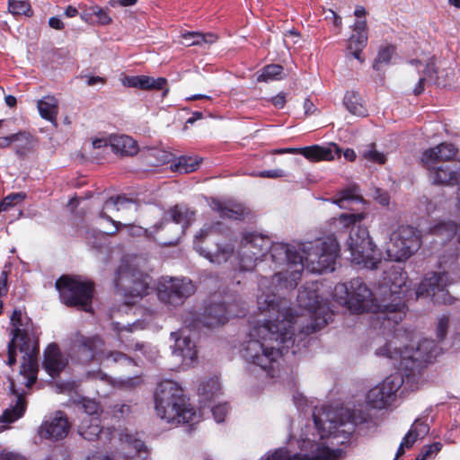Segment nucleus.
I'll list each match as a JSON object with an SVG mask.
<instances>
[{"mask_svg": "<svg viewBox=\"0 0 460 460\" xmlns=\"http://www.w3.org/2000/svg\"><path fill=\"white\" fill-rule=\"evenodd\" d=\"M9 10L14 15L27 16L29 3L23 0H9Z\"/></svg>", "mask_w": 460, "mask_h": 460, "instance_id": "obj_49", "label": "nucleus"}, {"mask_svg": "<svg viewBox=\"0 0 460 460\" xmlns=\"http://www.w3.org/2000/svg\"><path fill=\"white\" fill-rule=\"evenodd\" d=\"M13 145L16 154L22 157H26L29 152V138L25 134H16L8 137H0V147H7Z\"/></svg>", "mask_w": 460, "mask_h": 460, "instance_id": "obj_31", "label": "nucleus"}, {"mask_svg": "<svg viewBox=\"0 0 460 460\" xmlns=\"http://www.w3.org/2000/svg\"><path fill=\"white\" fill-rule=\"evenodd\" d=\"M429 178L434 184L456 185L460 184V165L433 164L432 168H425Z\"/></svg>", "mask_w": 460, "mask_h": 460, "instance_id": "obj_20", "label": "nucleus"}, {"mask_svg": "<svg viewBox=\"0 0 460 460\" xmlns=\"http://www.w3.org/2000/svg\"><path fill=\"white\" fill-rule=\"evenodd\" d=\"M129 350L134 351L136 353L141 354L144 358L148 360H154L157 357L158 350L155 347L152 346L150 343L136 341L128 345Z\"/></svg>", "mask_w": 460, "mask_h": 460, "instance_id": "obj_43", "label": "nucleus"}, {"mask_svg": "<svg viewBox=\"0 0 460 460\" xmlns=\"http://www.w3.org/2000/svg\"><path fill=\"white\" fill-rule=\"evenodd\" d=\"M270 252V259L276 271L272 282L266 277L259 280L262 294L257 298L258 310L263 316L261 324L254 325L241 348L242 357L249 363L260 367L268 375L274 376L275 367L285 351L294 345L293 336L299 328L300 333L308 335L326 326L333 313L328 303L320 298L314 291L301 290L297 300L300 306L310 312L311 324L304 326L303 316L294 314L286 299L274 293L278 288H295L301 279L305 268L315 273L334 270L339 246L331 237L314 243L296 245L285 243H271L268 236L245 234L237 252L240 270H252Z\"/></svg>", "mask_w": 460, "mask_h": 460, "instance_id": "obj_1", "label": "nucleus"}, {"mask_svg": "<svg viewBox=\"0 0 460 460\" xmlns=\"http://www.w3.org/2000/svg\"><path fill=\"white\" fill-rule=\"evenodd\" d=\"M349 283H339L333 290V297L341 304L346 305V300L349 296Z\"/></svg>", "mask_w": 460, "mask_h": 460, "instance_id": "obj_52", "label": "nucleus"}, {"mask_svg": "<svg viewBox=\"0 0 460 460\" xmlns=\"http://www.w3.org/2000/svg\"><path fill=\"white\" fill-rule=\"evenodd\" d=\"M82 408L86 415L83 419L98 418L100 406L94 400L84 399L82 402Z\"/></svg>", "mask_w": 460, "mask_h": 460, "instance_id": "obj_48", "label": "nucleus"}, {"mask_svg": "<svg viewBox=\"0 0 460 460\" xmlns=\"http://www.w3.org/2000/svg\"><path fill=\"white\" fill-rule=\"evenodd\" d=\"M61 301L68 306H78L86 312L91 311L93 284L81 277L63 276L56 282Z\"/></svg>", "mask_w": 460, "mask_h": 460, "instance_id": "obj_8", "label": "nucleus"}, {"mask_svg": "<svg viewBox=\"0 0 460 460\" xmlns=\"http://www.w3.org/2000/svg\"><path fill=\"white\" fill-rule=\"evenodd\" d=\"M373 197L382 206H387L389 204V201H390L389 194L381 189H376L374 191Z\"/></svg>", "mask_w": 460, "mask_h": 460, "instance_id": "obj_59", "label": "nucleus"}, {"mask_svg": "<svg viewBox=\"0 0 460 460\" xmlns=\"http://www.w3.org/2000/svg\"><path fill=\"white\" fill-rule=\"evenodd\" d=\"M166 82L164 77L154 78L148 75H138L137 88L141 90H161L164 88Z\"/></svg>", "mask_w": 460, "mask_h": 460, "instance_id": "obj_42", "label": "nucleus"}, {"mask_svg": "<svg viewBox=\"0 0 460 460\" xmlns=\"http://www.w3.org/2000/svg\"><path fill=\"white\" fill-rule=\"evenodd\" d=\"M195 291V285L187 278L163 277L158 282L157 297L168 309H174L181 306Z\"/></svg>", "mask_w": 460, "mask_h": 460, "instance_id": "obj_11", "label": "nucleus"}, {"mask_svg": "<svg viewBox=\"0 0 460 460\" xmlns=\"http://www.w3.org/2000/svg\"><path fill=\"white\" fill-rule=\"evenodd\" d=\"M210 207L222 218L237 220L243 218L246 213L245 208L240 204L227 205L217 199L211 201Z\"/></svg>", "mask_w": 460, "mask_h": 460, "instance_id": "obj_30", "label": "nucleus"}, {"mask_svg": "<svg viewBox=\"0 0 460 460\" xmlns=\"http://www.w3.org/2000/svg\"><path fill=\"white\" fill-rule=\"evenodd\" d=\"M181 37L182 39L181 43L187 47L201 46L205 43L212 44L217 40L216 35L212 33L204 34L199 31H185L181 33Z\"/></svg>", "mask_w": 460, "mask_h": 460, "instance_id": "obj_36", "label": "nucleus"}, {"mask_svg": "<svg viewBox=\"0 0 460 460\" xmlns=\"http://www.w3.org/2000/svg\"><path fill=\"white\" fill-rule=\"evenodd\" d=\"M449 326V318L446 315L438 318L436 327L438 342L430 339H422L415 345H404L408 341L405 332L396 326L393 329V339L381 347L376 354L380 357L390 358L399 368L420 374L422 368L431 363L441 354L442 348L439 343L445 339Z\"/></svg>", "mask_w": 460, "mask_h": 460, "instance_id": "obj_2", "label": "nucleus"}, {"mask_svg": "<svg viewBox=\"0 0 460 460\" xmlns=\"http://www.w3.org/2000/svg\"><path fill=\"white\" fill-rule=\"evenodd\" d=\"M314 421L318 429H323V431L328 430L329 434H335L340 431V428L342 426H348L347 429H342V432H347L348 434H351L354 431V423L349 422L348 424H344L343 422H340L339 424L335 421L328 420L323 421L320 417H318L315 413H314Z\"/></svg>", "mask_w": 460, "mask_h": 460, "instance_id": "obj_39", "label": "nucleus"}, {"mask_svg": "<svg viewBox=\"0 0 460 460\" xmlns=\"http://www.w3.org/2000/svg\"><path fill=\"white\" fill-rule=\"evenodd\" d=\"M195 248L200 255L216 264L226 262L234 254V246L231 243L217 244L214 251L207 250L198 243H195Z\"/></svg>", "mask_w": 460, "mask_h": 460, "instance_id": "obj_26", "label": "nucleus"}, {"mask_svg": "<svg viewBox=\"0 0 460 460\" xmlns=\"http://www.w3.org/2000/svg\"><path fill=\"white\" fill-rule=\"evenodd\" d=\"M170 216L173 223L181 225L180 230L183 233L194 220L195 212L185 206L177 205L171 209Z\"/></svg>", "mask_w": 460, "mask_h": 460, "instance_id": "obj_32", "label": "nucleus"}, {"mask_svg": "<svg viewBox=\"0 0 460 460\" xmlns=\"http://www.w3.org/2000/svg\"><path fill=\"white\" fill-rule=\"evenodd\" d=\"M85 379L87 381H100L102 383L114 386V380L100 369L94 371H87L85 374Z\"/></svg>", "mask_w": 460, "mask_h": 460, "instance_id": "obj_51", "label": "nucleus"}, {"mask_svg": "<svg viewBox=\"0 0 460 460\" xmlns=\"http://www.w3.org/2000/svg\"><path fill=\"white\" fill-rule=\"evenodd\" d=\"M0 460H26L24 456L16 453H4L0 456Z\"/></svg>", "mask_w": 460, "mask_h": 460, "instance_id": "obj_64", "label": "nucleus"}, {"mask_svg": "<svg viewBox=\"0 0 460 460\" xmlns=\"http://www.w3.org/2000/svg\"><path fill=\"white\" fill-rule=\"evenodd\" d=\"M211 411L215 420L220 423L225 420V417L228 411V405L226 403H218L215 406H212Z\"/></svg>", "mask_w": 460, "mask_h": 460, "instance_id": "obj_56", "label": "nucleus"}, {"mask_svg": "<svg viewBox=\"0 0 460 460\" xmlns=\"http://www.w3.org/2000/svg\"><path fill=\"white\" fill-rule=\"evenodd\" d=\"M25 192H15L7 195L0 203V211H6L26 199Z\"/></svg>", "mask_w": 460, "mask_h": 460, "instance_id": "obj_47", "label": "nucleus"}, {"mask_svg": "<svg viewBox=\"0 0 460 460\" xmlns=\"http://www.w3.org/2000/svg\"><path fill=\"white\" fill-rule=\"evenodd\" d=\"M365 244L358 245V249L352 252L351 261L353 263L361 265L367 269H376L379 263V253L376 245L372 242L369 234Z\"/></svg>", "mask_w": 460, "mask_h": 460, "instance_id": "obj_23", "label": "nucleus"}, {"mask_svg": "<svg viewBox=\"0 0 460 460\" xmlns=\"http://www.w3.org/2000/svg\"><path fill=\"white\" fill-rule=\"evenodd\" d=\"M420 247L419 232L412 226H402L391 234L386 253L391 261H404Z\"/></svg>", "mask_w": 460, "mask_h": 460, "instance_id": "obj_12", "label": "nucleus"}, {"mask_svg": "<svg viewBox=\"0 0 460 460\" xmlns=\"http://www.w3.org/2000/svg\"><path fill=\"white\" fill-rule=\"evenodd\" d=\"M43 367L51 377H56L66 366L57 344H49L44 353Z\"/></svg>", "mask_w": 460, "mask_h": 460, "instance_id": "obj_25", "label": "nucleus"}, {"mask_svg": "<svg viewBox=\"0 0 460 460\" xmlns=\"http://www.w3.org/2000/svg\"><path fill=\"white\" fill-rule=\"evenodd\" d=\"M410 430L420 438H422L429 433V426L426 421L418 419L414 421Z\"/></svg>", "mask_w": 460, "mask_h": 460, "instance_id": "obj_54", "label": "nucleus"}, {"mask_svg": "<svg viewBox=\"0 0 460 460\" xmlns=\"http://www.w3.org/2000/svg\"><path fill=\"white\" fill-rule=\"evenodd\" d=\"M442 448L440 442H434L431 445L425 446L421 449L420 453L417 456L415 460H427L433 455L438 454Z\"/></svg>", "mask_w": 460, "mask_h": 460, "instance_id": "obj_53", "label": "nucleus"}, {"mask_svg": "<svg viewBox=\"0 0 460 460\" xmlns=\"http://www.w3.org/2000/svg\"><path fill=\"white\" fill-rule=\"evenodd\" d=\"M121 227L127 228L128 235L131 236H146L147 238H150L152 235L151 232H149L148 229L144 228L140 226L122 224L120 228Z\"/></svg>", "mask_w": 460, "mask_h": 460, "instance_id": "obj_55", "label": "nucleus"}, {"mask_svg": "<svg viewBox=\"0 0 460 460\" xmlns=\"http://www.w3.org/2000/svg\"><path fill=\"white\" fill-rule=\"evenodd\" d=\"M120 441L124 448L128 450L127 453L128 457L140 454L146 448L144 442L138 438V434L122 433L120 435Z\"/></svg>", "mask_w": 460, "mask_h": 460, "instance_id": "obj_37", "label": "nucleus"}, {"mask_svg": "<svg viewBox=\"0 0 460 460\" xmlns=\"http://www.w3.org/2000/svg\"><path fill=\"white\" fill-rule=\"evenodd\" d=\"M420 438L417 437V435H414V433L411 430L407 432V434L404 436V438L402 440V444L406 447L410 448L412 447V445L415 443L417 439Z\"/></svg>", "mask_w": 460, "mask_h": 460, "instance_id": "obj_60", "label": "nucleus"}, {"mask_svg": "<svg viewBox=\"0 0 460 460\" xmlns=\"http://www.w3.org/2000/svg\"><path fill=\"white\" fill-rule=\"evenodd\" d=\"M200 160L197 157L181 156L171 165L172 169L180 173H188L198 169Z\"/></svg>", "mask_w": 460, "mask_h": 460, "instance_id": "obj_41", "label": "nucleus"}, {"mask_svg": "<svg viewBox=\"0 0 460 460\" xmlns=\"http://www.w3.org/2000/svg\"><path fill=\"white\" fill-rule=\"evenodd\" d=\"M368 234L369 233L366 227L353 226L351 228L349 238L346 242L348 249L350 252V255H352V252L358 249V245H361L362 243L366 245Z\"/></svg>", "mask_w": 460, "mask_h": 460, "instance_id": "obj_40", "label": "nucleus"}, {"mask_svg": "<svg viewBox=\"0 0 460 460\" xmlns=\"http://www.w3.org/2000/svg\"><path fill=\"white\" fill-rule=\"evenodd\" d=\"M243 314L234 313L230 307L226 308L223 304H213L206 307L202 318L193 324L194 328L206 326L208 328L224 324L229 317H240Z\"/></svg>", "mask_w": 460, "mask_h": 460, "instance_id": "obj_16", "label": "nucleus"}, {"mask_svg": "<svg viewBox=\"0 0 460 460\" xmlns=\"http://www.w3.org/2000/svg\"><path fill=\"white\" fill-rule=\"evenodd\" d=\"M93 14L97 17L98 22L102 25H108L111 22V18L106 9L95 7L93 9Z\"/></svg>", "mask_w": 460, "mask_h": 460, "instance_id": "obj_57", "label": "nucleus"}, {"mask_svg": "<svg viewBox=\"0 0 460 460\" xmlns=\"http://www.w3.org/2000/svg\"><path fill=\"white\" fill-rule=\"evenodd\" d=\"M361 155L367 161L383 164L385 163V155L376 149L375 144H370L361 151Z\"/></svg>", "mask_w": 460, "mask_h": 460, "instance_id": "obj_46", "label": "nucleus"}, {"mask_svg": "<svg viewBox=\"0 0 460 460\" xmlns=\"http://www.w3.org/2000/svg\"><path fill=\"white\" fill-rule=\"evenodd\" d=\"M148 276L137 268L134 261L122 259L114 279L115 288L125 296L142 297L147 294Z\"/></svg>", "mask_w": 460, "mask_h": 460, "instance_id": "obj_10", "label": "nucleus"}, {"mask_svg": "<svg viewBox=\"0 0 460 460\" xmlns=\"http://www.w3.org/2000/svg\"><path fill=\"white\" fill-rule=\"evenodd\" d=\"M456 148L453 144L441 143L435 147L426 149L421 155V164L424 168H432L433 164H439L455 157Z\"/></svg>", "mask_w": 460, "mask_h": 460, "instance_id": "obj_24", "label": "nucleus"}, {"mask_svg": "<svg viewBox=\"0 0 460 460\" xmlns=\"http://www.w3.org/2000/svg\"><path fill=\"white\" fill-rule=\"evenodd\" d=\"M155 411L168 423L194 422L198 415L186 401L182 388L172 380L159 383L155 394Z\"/></svg>", "mask_w": 460, "mask_h": 460, "instance_id": "obj_4", "label": "nucleus"}, {"mask_svg": "<svg viewBox=\"0 0 460 460\" xmlns=\"http://www.w3.org/2000/svg\"><path fill=\"white\" fill-rule=\"evenodd\" d=\"M13 395L12 403L0 415V433L9 428V424L22 417L27 408V391L17 387L15 381H11L10 385Z\"/></svg>", "mask_w": 460, "mask_h": 460, "instance_id": "obj_14", "label": "nucleus"}, {"mask_svg": "<svg viewBox=\"0 0 460 460\" xmlns=\"http://www.w3.org/2000/svg\"><path fill=\"white\" fill-rule=\"evenodd\" d=\"M394 54L393 46L382 47L373 63V68L376 71L380 70L383 66L389 65Z\"/></svg>", "mask_w": 460, "mask_h": 460, "instance_id": "obj_45", "label": "nucleus"}, {"mask_svg": "<svg viewBox=\"0 0 460 460\" xmlns=\"http://www.w3.org/2000/svg\"><path fill=\"white\" fill-rule=\"evenodd\" d=\"M349 299L346 300V305L352 313L374 312L376 314V319L380 322V329H383L384 334L386 332H393V326L385 327L383 324L385 314L380 306V299L373 297L372 291L360 279L349 281Z\"/></svg>", "mask_w": 460, "mask_h": 460, "instance_id": "obj_9", "label": "nucleus"}, {"mask_svg": "<svg viewBox=\"0 0 460 460\" xmlns=\"http://www.w3.org/2000/svg\"><path fill=\"white\" fill-rule=\"evenodd\" d=\"M275 154H300L311 161H331L339 155V148L332 144L329 146H312L303 148L276 149Z\"/></svg>", "mask_w": 460, "mask_h": 460, "instance_id": "obj_17", "label": "nucleus"}, {"mask_svg": "<svg viewBox=\"0 0 460 460\" xmlns=\"http://www.w3.org/2000/svg\"><path fill=\"white\" fill-rule=\"evenodd\" d=\"M110 146L114 153L120 155H134L138 152L137 142L126 135L111 136Z\"/></svg>", "mask_w": 460, "mask_h": 460, "instance_id": "obj_27", "label": "nucleus"}, {"mask_svg": "<svg viewBox=\"0 0 460 460\" xmlns=\"http://www.w3.org/2000/svg\"><path fill=\"white\" fill-rule=\"evenodd\" d=\"M341 454V449L332 450L323 445H317L311 458L299 454L291 455L288 450L279 448L260 460H338Z\"/></svg>", "mask_w": 460, "mask_h": 460, "instance_id": "obj_15", "label": "nucleus"}, {"mask_svg": "<svg viewBox=\"0 0 460 460\" xmlns=\"http://www.w3.org/2000/svg\"><path fill=\"white\" fill-rule=\"evenodd\" d=\"M367 29L366 20L357 21L353 25V33L348 40L347 51L360 63L365 62L361 53L367 44Z\"/></svg>", "mask_w": 460, "mask_h": 460, "instance_id": "obj_22", "label": "nucleus"}, {"mask_svg": "<svg viewBox=\"0 0 460 460\" xmlns=\"http://www.w3.org/2000/svg\"><path fill=\"white\" fill-rule=\"evenodd\" d=\"M343 103L347 110L353 115L358 117L367 115V110L363 103L362 98L356 92H347L343 99Z\"/></svg>", "mask_w": 460, "mask_h": 460, "instance_id": "obj_34", "label": "nucleus"}, {"mask_svg": "<svg viewBox=\"0 0 460 460\" xmlns=\"http://www.w3.org/2000/svg\"><path fill=\"white\" fill-rule=\"evenodd\" d=\"M138 208L139 204L136 200L128 199L125 196L111 197L104 202L100 217L111 221L116 226V230H119L122 223L113 220L110 214L128 210L136 213Z\"/></svg>", "mask_w": 460, "mask_h": 460, "instance_id": "obj_21", "label": "nucleus"}, {"mask_svg": "<svg viewBox=\"0 0 460 460\" xmlns=\"http://www.w3.org/2000/svg\"><path fill=\"white\" fill-rule=\"evenodd\" d=\"M283 67L280 65L272 64L264 66L257 77L258 82H269L281 78Z\"/></svg>", "mask_w": 460, "mask_h": 460, "instance_id": "obj_44", "label": "nucleus"}, {"mask_svg": "<svg viewBox=\"0 0 460 460\" xmlns=\"http://www.w3.org/2000/svg\"><path fill=\"white\" fill-rule=\"evenodd\" d=\"M102 429L100 426L99 418L83 419L78 427L79 434L89 441H93L99 438Z\"/></svg>", "mask_w": 460, "mask_h": 460, "instance_id": "obj_33", "label": "nucleus"}, {"mask_svg": "<svg viewBox=\"0 0 460 460\" xmlns=\"http://www.w3.org/2000/svg\"><path fill=\"white\" fill-rule=\"evenodd\" d=\"M272 104L279 109H282L286 103V96L284 93H279L271 99Z\"/></svg>", "mask_w": 460, "mask_h": 460, "instance_id": "obj_63", "label": "nucleus"}, {"mask_svg": "<svg viewBox=\"0 0 460 460\" xmlns=\"http://www.w3.org/2000/svg\"><path fill=\"white\" fill-rule=\"evenodd\" d=\"M103 346V341L98 336H82L75 341L74 349L76 353L77 360L82 364H88L93 359H96L100 363H133V358L126 354L120 351H105Z\"/></svg>", "mask_w": 460, "mask_h": 460, "instance_id": "obj_7", "label": "nucleus"}, {"mask_svg": "<svg viewBox=\"0 0 460 460\" xmlns=\"http://www.w3.org/2000/svg\"><path fill=\"white\" fill-rule=\"evenodd\" d=\"M38 111L43 119L56 123L58 111V101L52 96L44 97L38 102Z\"/></svg>", "mask_w": 460, "mask_h": 460, "instance_id": "obj_35", "label": "nucleus"}, {"mask_svg": "<svg viewBox=\"0 0 460 460\" xmlns=\"http://www.w3.org/2000/svg\"><path fill=\"white\" fill-rule=\"evenodd\" d=\"M391 363L404 374L395 372L386 376L380 384L370 389L367 394V403L374 409H385L391 405L396 399V394L402 385L406 383H417L420 374L416 373V376H412V372L403 368H399L397 365L388 358Z\"/></svg>", "mask_w": 460, "mask_h": 460, "instance_id": "obj_6", "label": "nucleus"}, {"mask_svg": "<svg viewBox=\"0 0 460 460\" xmlns=\"http://www.w3.org/2000/svg\"><path fill=\"white\" fill-rule=\"evenodd\" d=\"M413 292L410 288L407 273L399 266H393L385 272V282L380 287V306L385 314V327L399 325L405 316L406 301Z\"/></svg>", "mask_w": 460, "mask_h": 460, "instance_id": "obj_3", "label": "nucleus"}, {"mask_svg": "<svg viewBox=\"0 0 460 460\" xmlns=\"http://www.w3.org/2000/svg\"><path fill=\"white\" fill-rule=\"evenodd\" d=\"M332 200V203L338 205L342 209H350V205L362 203L363 198L359 192L358 186L353 184L341 190Z\"/></svg>", "mask_w": 460, "mask_h": 460, "instance_id": "obj_29", "label": "nucleus"}, {"mask_svg": "<svg viewBox=\"0 0 460 460\" xmlns=\"http://www.w3.org/2000/svg\"><path fill=\"white\" fill-rule=\"evenodd\" d=\"M171 339L174 341L172 354L181 358L184 364H192L197 358L196 344L190 335L186 334V331L172 332Z\"/></svg>", "mask_w": 460, "mask_h": 460, "instance_id": "obj_19", "label": "nucleus"}, {"mask_svg": "<svg viewBox=\"0 0 460 460\" xmlns=\"http://www.w3.org/2000/svg\"><path fill=\"white\" fill-rule=\"evenodd\" d=\"M8 292L7 271L3 270L0 276V298Z\"/></svg>", "mask_w": 460, "mask_h": 460, "instance_id": "obj_61", "label": "nucleus"}, {"mask_svg": "<svg viewBox=\"0 0 460 460\" xmlns=\"http://www.w3.org/2000/svg\"><path fill=\"white\" fill-rule=\"evenodd\" d=\"M70 424L62 411H57L53 417L45 420L40 427L39 434L44 438L59 440L68 434Z\"/></svg>", "mask_w": 460, "mask_h": 460, "instance_id": "obj_18", "label": "nucleus"}, {"mask_svg": "<svg viewBox=\"0 0 460 460\" xmlns=\"http://www.w3.org/2000/svg\"><path fill=\"white\" fill-rule=\"evenodd\" d=\"M26 313L15 309L10 316V335L11 341L8 343V365L13 366L16 362V349L23 353V362L20 367L21 384L24 388L29 389V330Z\"/></svg>", "mask_w": 460, "mask_h": 460, "instance_id": "obj_5", "label": "nucleus"}, {"mask_svg": "<svg viewBox=\"0 0 460 460\" xmlns=\"http://www.w3.org/2000/svg\"><path fill=\"white\" fill-rule=\"evenodd\" d=\"M422 73V76H420L417 85L413 90L415 95L422 93V92L424 91V85L428 82L442 87H445L447 85V82L444 79H441L440 76L438 75V71L435 67V64L432 59L429 60L425 64V67Z\"/></svg>", "mask_w": 460, "mask_h": 460, "instance_id": "obj_28", "label": "nucleus"}, {"mask_svg": "<svg viewBox=\"0 0 460 460\" xmlns=\"http://www.w3.org/2000/svg\"><path fill=\"white\" fill-rule=\"evenodd\" d=\"M220 394V385L217 378H209L199 387V394L204 403L212 402Z\"/></svg>", "mask_w": 460, "mask_h": 460, "instance_id": "obj_38", "label": "nucleus"}, {"mask_svg": "<svg viewBox=\"0 0 460 460\" xmlns=\"http://www.w3.org/2000/svg\"><path fill=\"white\" fill-rule=\"evenodd\" d=\"M287 173L281 169L261 171L258 173L259 177L272 179L282 178L285 177Z\"/></svg>", "mask_w": 460, "mask_h": 460, "instance_id": "obj_58", "label": "nucleus"}, {"mask_svg": "<svg viewBox=\"0 0 460 460\" xmlns=\"http://www.w3.org/2000/svg\"><path fill=\"white\" fill-rule=\"evenodd\" d=\"M365 217L364 213H342L340 215L338 220L344 226L348 227L356 223H360Z\"/></svg>", "mask_w": 460, "mask_h": 460, "instance_id": "obj_50", "label": "nucleus"}, {"mask_svg": "<svg viewBox=\"0 0 460 460\" xmlns=\"http://www.w3.org/2000/svg\"><path fill=\"white\" fill-rule=\"evenodd\" d=\"M452 284L447 272L428 273L413 292L415 298L429 296L436 304H451L453 297L447 288Z\"/></svg>", "mask_w": 460, "mask_h": 460, "instance_id": "obj_13", "label": "nucleus"}, {"mask_svg": "<svg viewBox=\"0 0 460 460\" xmlns=\"http://www.w3.org/2000/svg\"><path fill=\"white\" fill-rule=\"evenodd\" d=\"M138 75H126L121 79V83L126 87L137 88Z\"/></svg>", "mask_w": 460, "mask_h": 460, "instance_id": "obj_62", "label": "nucleus"}]
</instances>
